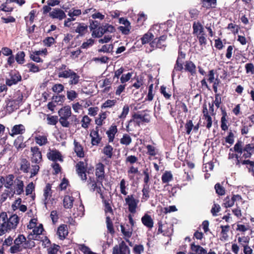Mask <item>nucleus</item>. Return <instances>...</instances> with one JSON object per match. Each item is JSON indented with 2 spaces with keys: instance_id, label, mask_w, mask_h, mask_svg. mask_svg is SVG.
Wrapping results in <instances>:
<instances>
[{
  "instance_id": "f257e3e1",
  "label": "nucleus",
  "mask_w": 254,
  "mask_h": 254,
  "mask_svg": "<svg viewBox=\"0 0 254 254\" xmlns=\"http://www.w3.org/2000/svg\"><path fill=\"white\" fill-rule=\"evenodd\" d=\"M116 31L114 26L109 23H103L96 30L92 31V36L95 38H100L104 34L113 33Z\"/></svg>"
},
{
  "instance_id": "f03ea898",
  "label": "nucleus",
  "mask_w": 254,
  "mask_h": 254,
  "mask_svg": "<svg viewBox=\"0 0 254 254\" xmlns=\"http://www.w3.org/2000/svg\"><path fill=\"white\" fill-rule=\"evenodd\" d=\"M132 119H131L129 122L128 125L127 126V131H129L128 130V126L132 122H134L135 124V126H137L138 127H140L141 123H148L150 121V118L149 115L147 114H145L144 115L138 114L136 113H134L132 116Z\"/></svg>"
},
{
  "instance_id": "7ed1b4c3",
  "label": "nucleus",
  "mask_w": 254,
  "mask_h": 254,
  "mask_svg": "<svg viewBox=\"0 0 254 254\" xmlns=\"http://www.w3.org/2000/svg\"><path fill=\"white\" fill-rule=\"evenodd\" d=\"M8 230H10L7 214L2 212L0 214V235H3Z\"/></svg>"
},
{
  "instance_id": "20e7f679",
  "label": "nucleus",
  "mask_w": 254,
  "mask_h": 254,
  "mask_svg": "<svg viewBox=\"0 0 254 254\" xmlns=\"http://www.w3.org/2000/svg\"><path fill=\"white\" fill-rule=\"evenodd\" d=\"M30 150L32 152L31 158L32 163L40 164L43 161L42 155L40 148L37 146H34L31 147Z\"/></svg>"
},
{
  "instance_id": "39448f33",
  "label": "nucleus",
  "mask_w": 254,
  "mask_h": 254,
  "mask_svg": "<svg viewBox=\"0 0 254 254\" xmlns=\"http://www.w3.org/2000/svg\"><path fill=\"white\" fill-rule=\"evenodd\" d=\"M61 75L64 78H69L68 83L69 85H76L78 83L80 76L72 70H69L62 74Z\"/></svg>"
},
{
  "instance_id": "423d86ee",
  "label": "nucleus",
  "mask_w": 254,
  "mask_h": 254,
  "mask_svg": "<svg viewBox=\"0 0 254 254\" xmlns=\"http://www.w3.org/2000/svg\"><path fill=\"white\" fill-rule=\"evenodd\" d=\"M125 201L128 205V211L131 213H135L139 200L134 198L133 195H127Z\"/></svg>"
},
{
  "instance_id": "0eeeda50",
  "label": "nucleus",
  "mask_w": 254,
  "mask_h": 254,
  "mask_svg": "<svg viewBox=\"0 0 254 254\" xmlns=\"http://www.w3.org/2000/svg\"><path fill=\"white\" fill-rule=\"evenodd\" d=\"M104 165L102 163H99L96 167L95 175L97 178V181L103 187V181L105 178Z\"/></svg>"
},
{
  "instance_id": "6e6552de",
  "label": "nucleus",
  "mask_w": 254,
  "mask_h": 254,
  "mask_svg": "<svg viewBox=\"0 0 254 254\" xmlns=\"http://www.w3.org/2000/svg\"><path fill=\"white\" fill-rule=\"evenodd\" d=\"M10 78L6 79V84L7 86H11L12 85L16 84L19 81L21 80V76L18 72H13L10 74Z\"/></svg>"
},
{
  "instance_id": "1a4fd4ad",
  "label": "nucleus",
  "mask_w": 254,
  "mask_h": 254,
  "mask_svg": "<svg viewBox=\"0 0 254 254\" xmlns=\"http://www.w3.org/2000/svg\"><path fill=\"white\" fill-rule=\"evenodd\" d=\"M50 16L53 19H58L60 20L65 18L66 14L60 8H55L52 11L50 12Z\"/></svg>"
},
{
  "instance_id": "9d476101",
  "label": "nucleus",
  "mask_w": 254,
  "mask_h": 254,
  "mask_svg": "<svg viewBox=\"0 0 254 254\" xmlns=\"http://www.w3.org/2000/svg\"><path fill=\"white\" fill-rule=\"evenodd\" d=\"M76 171L78 175L83 181L87 179L86 175L85 174L86 169L84 166V163L82 161L79 162L76 165Z\"/></svg>"
},
{
  "instance_id": "9b49d317",
  "label": "nucleus",
  "mask_w": 254,
  "mask_h": 254,
  "mask_svg": "<svg viewBox=\"0 0 254 254\" xmlns=\"http://www.w3.org/2000/svg\"><path fill=\"white\" fill-rule=\"evenodd\" d=\"M47 157L49 160L55 162L58 160L60 161V162L63 161L62 156L61 153L57 150H52L48 153Z\"/></svg>"
},
{
  "instance_id": "f8f14e48",
  "label": "nucleus",
  "mask_w": 254,
  "mask_h": 254,
  "mask_svg": "<svg viewBox=\"0 0 254 254\" xmlns=\"http://www.w3.org/2000/svg\"><path fill=\"white\" fill-rule=\"evenodd\" d=\"M98 127H96L95 130H92L90 132L91 137V143L93 145H97L100 143L101 140V137H100L98 133Z\"/></svg>"
},
{
  "instance_id": "ddd939ff",
  "label": "nucleus",
  "mask_w": 254,
  "mask_h": 254,
  "mask_svg": "<svg viewBox=\"0 0 254 254\" xmlns=\"http://www.w3.org/2000/svg\"><path fill=\"white\" fill-rule=\"evenodd\" d=\"M16 184L15 190L13 191L12 195L16 193L17 195H20L24 192V183L23 181L16 178L15 180Z\"/></svg>"
},
{
  "instance_id": "4468645a",
  "label": "nucleus",
  "mask_w": 254,
  "mask_h": 254,
  "mask_svg": "<svg viewBox=\"0 0 254 254\" xmlns=\"http://www.w3.org/2000/svg\"><path fill=\"white\" fill-rule=\"evenodd\" d=\"M32 240H37L36 237H33L32 235H29L28 240L26 239L22 246V249H31L35 247V242Z\"/></svg>"
},
{
  "instance_id": "2eb2a0df",
  "label": "nucleus",
  "mask_w": 254,
  "mask_h": 254,
  "mask_svg": "<svg viewBox=\"0 0 254 254\" xmlns=\"http://www.w3.org/2000/svg\"><path fill=\"white\" fill-rule=\"evenodd\" d=\"M25 131V127L23 125H16L13 127L9 134L11 136H14L16 134H22Z\"/></svg>"
},
{
  "instance_id": "dca6fc26",
  "label": "nucleus",
  "mask_w": 254,
  "mask_h": 254,
  "mask_svg": "<svg viewBox=\"0 0 254 254\" xmlns=\"http://www.w3.org/2000/svg\"><path fill=\"white\" fill-rule=\"evenodd\" d=\"M30 168V162L26 158H21L20 161L19 170L24 173H28Z\"/></svg>"
},
{
  "instance_id": "f3484780",
  "label": "nucleus",
  "mask_w": 254,
  "mask_h": 254,
  "mask_svg": "<svg viewBox=\"0 0 254 254\" xmlns=\"http://www.w3.org/2000/svg\"><path fill=\"white\" fill-rule=\"evenodd\" d=\"M58 114L61 118H69L71 116V108L69 106H65L61 108Z\"/></svg>"
},
{
  "instance_id": "a211bd4d",
  "label": "nucleus",
  "mask_w": 254,
  "mask_h": 254,
  "mask_svg": "<svg viewBox=\"0 0 254 254\" xmlns=\"http://www.w3.org/2000/svg\"><path fill=\"white\" fill-rule=\"evenodd\" d=\"M183 61L180 60V58H177L172 73V78L173 80L176 75V72L177 71H181L183 69Z\"/></svg>"
},
{
  "instance_id": "6ab92c4d",
  "label": "nucleus",
  "mask_w": 254,
  "mask_h": 254,
  "mask_svg": "<svg viewBox=\"0 0 254 254\" xmlns=\"http://www.w3.org/2000/svg\"><path fill=\"white\" fill-rule=\"evenodd\" d=\"M117 131V127L115 125H112L110 127L109 130L107 131L106 133L107 134L109 142H112L114 141L115 134Z\"/></svg>"
},
{
  "instance_id": "aec40b11",
  "label": "nucleus",
  "mask_w": 254,
  "mask_h": 254,
  "mask_svg": "<svg viewBox=\"0 0 254 254\" xmlns=\"http://www.w3.org/2000/svg\"><path fill=\"white\" fill-rule=\"evenodd\" d=\"M57 234L61 240H63L68 234V230L66 225H61L58 229Z\"/></svg>"
},
{
  "instance_id": "412c9836",
  "label": "nucleus",
  "mask_w": 254,
  "mask_h": 254,
  "mask_svg": "<svg viewBox=\"0 0 254 254\" xmlns=\"http://www.w3.org/2000/svg\"><path fill=\"white\" fill-rule=\"evenodd\" d=\"M51 188V185L49 183H48L44 189V204L46 206L48 203L47 199L52 196V190Z\"/></svg>"
},
{
  "instance_id": "4be33fe9",
  "label": "nucleus",
  "mask_w": 254,
  "mask_h": 254,
  "mask_svg": "<svg viewBox=\"0 0 254 254\" xmlns=\"http://www.w3.org/2000/svg\"><path fill=\"white\" fill-rule=\"evenodd\" d=\"M77 26L75 29V32L80 36H83L87 32L88 26L84 23H76Z\"/></svg>"
},
{
  "instance_id": "5701e85b",
  "label": "nucleus",
  "mask_w": 254,
  "mask_h": 254,
  "mask_svg": "<svg viewBox=\"0 0 254 254\" xmlns=\"http://www.w3.org/2000/svg\"><path fill=\"white\" fill-rule=\"evenodd\" d=\"M74 198L72 196L66 195L63 199V206L65 209H70L73 206Z\"/></svg>"
},
{
  "instance_id": "b1692460",
  "label": "nucleus",
  "mask_w": 254,
  "mask_h": 254,
  "mask_svg": "<svg viewBox=\"0 0 254 254\" xmlns=\"http://www.w3.org/2000/svg\"><path fill=\"white\" fill-rule=\"evenodd\" d=\"M24 137L22 135L18 136L14 142V146L17 150L22 149L26 147L25 143L23 142Z\"/></svg>"
},
{
  "instance_id": "393cba45",
  "label": "nucleus",
  "mask_w": 254,
  "mask_h": 254,
  "mask_svg": "<svg viewBox=\"0 0 254 254\" xmlns=\"http://www.w3.org/2000/svg\"><path fill=\"white\" fill-rule=\"evenodd\" d=\"M19 217L16 215L14 214L12 215L9 219H8V222L10 226V230L12 229H15L19 223Z\"/></svg>"
},
{
  "instance_id": "a878e982",
  "label": "nucleus",
  "mask_w": 254,
  "mask_h": 254,
  "mask_svg": "<svg viewBox=\"0 0 254 254\" xmlns=\"http://www.w3.org/2000/svg\"><path fill=\"white\" fill-rule=\"evenodd\" d=\"M141 221L143 225L149 228H151L153 226V221L151 216L149 215L145 214L141 218Z\"/></svg>"
},
{
  "instance_id": "bb28decb",
  "label": "nucleus",
  "mask_w": 254,
  "mask_h": 254,
  "mask_svg": "<svg viewBox=\"0 0 254 254\" xmlns=\"http://www.w3.org/2000/svg\"><path fill=\"white\" fill-rule=\"evenodd\" d=\"M190 249L192 251L194 252L195 254H207V251L199 245H196L192 243L190 245Z\"/></svg>"
},
{
  "instance_id": "cd10ccee",
  "label": "nucleus",
  "mask_w": 254,
  "mask_h": 254,
  "mask_svg": "<svg viewBox=\"0 0 254 254\" xmlns=\"http://www.w3.org/2000/svg\"><path fill=\"white\" fill-rule=\"evenodd\" d=\"M74 151L78 157H83L84 153L83 150V147L81 145L75 140L74 141Z\"/></svg>"
},
{
  "instance_id": "c85d7f7f",
  "label": "nucleus",
  "mask_w": 254,
  "mask_h": 254,
  "mask_svg": "<svg viewBox=\"0 0 254 254\" xmlns=\"http://www.w3.org/2000/svg\"><path fill=\"white\" fill-rule=\"evenodd\" d=\"M185 69L189 71L191 75L196 73V66L191 61H187L185 64Z\"/></svg>"
},
{
  "instance_id": "c756f323",
  "label": "nucleus",
  "mask_w": 254,
  "mask_h": 254,
  "mask_svg": "<svg viewBox=\"0 0 254 254\" xmlns=\"http://www.w3.org/2000/svg\"><path fill=\"white\" fill-rule=\"evenodd\" d=\"M121 228L122 233L125 237L130 238L131 236L133 231L131 227H130L128 225H127L126 226L121 225Z\"/></svg>"
},
{
  "instance_id": "7c9ffc66",
  "label": "nucleus",
  "mask_w": 254,
  "mask_h": 254,
  "mask_svg": "<svg viewBox=\"0 0 254 254\" xmlns=\"http://www.w3.org/2000/svg\"><path fill=\"white\" fill-rule=\"evenodd\" d=\"M4 179L5 182L3 184L4 187L8 189H10L13 184L14 176L13 174H9L7 175Z\"/></svg>"
},
{
  "instance_id": "2f4dec72",
  "label": "nucleus",
  "mask_w": 254,
  "mask_h": 254,
  "mask_svg": "<svg viewBox=\"0 0 254 254\" xmlns=\"http://www.w3.org/2000/svg\"><path fill=\"white\" fill-rule=\"evenodd\" d=\"M162 182L163 184H166L173 180V175L170 171H165L161 177Z\"/></svg>"
},
{
  "instance_id": "473e14b6",
  "label": "nucleus",
  "mask_w": 254,
  "mask_h": 254,
  "mask_svg": "<svg viewBox=\"0 0 254 254\" xmlns=\"http://www.w3.org/2000/svg\"><path fill=\"white\" fill-rule=\"evenodd\" d=\"M192 28L194 34H197L199 32V34L203 33V26L199 22H194L192 25Z\"/></svg>"
},
{
  "instance_id": "72a5a7b5",
  "label": "nucleus",
  "mask_w": 254,
  "mask_h": 254,
  "mask_svg": "<svg viewBox=\"0 0 254 254\" xmlns=\"http://www.w3.org/2000/svg\"><path fill=\"white\" fill-rule=\"evenodd\" d=\"M222 117L221 119V127L223 130H226L228 129V126H227L226 116L227 113L225 111L222 110Z\"/></svg>"
},
{
  "instance_id": "f704fd0d",
  "label": "nucleus",
  "mask_w": 254,
  "mask_h": 254,
  "mask_svg": "<svg viewBox=\"0 0 254 254\" xmlns=\"http://www.w3.org/2000/svg\"><path fill=\"white\" fill-rule=\"evenodd\" d=\"M154 35L151 33L147 32L144 34L141 38V43L143 45L148 43L151 40L154 38Z\"/></svg>"
},
{
  "instance_id": "c9c22d12",
  "label": "nucleus",
  "mask_w": 254,
  "mask_h": 254,
  "mask_svg": "<svg viewBox=\"0 0 254 254\" xmlns=\"http://www.w3.org/2000/svg\"><path fill=\"white\" fill-rule=\"evenodd\" d=\"M150 188L149 185H143V188L142 190V199L147 200L149 198Z\"/></svg>"
},
{
  "instance_id": "e433bc0d",
  "label": "nucleus",
  "mask_w": 254,
  "mask_h": 254,
  "mask_svg": "<svg viewBox=\"0 0 254 254\" xmlns=\"http://www.w3.org/2000/svg\"><path fill=\"white\" fill-rule=\"evenodd\" d=\"M129 249L124 241H122L120 244V252L121 254H129Z\"/></svg>"
},
{
  "instance_id": "4c0bfd02",
  "label": "nucleus",
  "mask_w": 254,
  "mask_h": 254,
  "mask_svg": "<svg viewBox=\"0 0 254 254\" xmlns=\"http://www.w3.org/2000/svg\"><path fill=\"white\" fill-rule=\"evenodd\" d=\"M113 148L110 145H107L105 146L103 150V152L109 158H111L113 156Z\"/></svg>"
},
{
  "instance_id": "58836bf2",
  "label": "nucleus",
  "mask_w": 254,
  "mask_h": 254,
  "mask_svg": "<svg viewBox=\"0 0 254 254\" xmlns=\"http://www.w3.org/2000/svg\"><path fill=\"white\" fill-rule=\"evenodd\" d=\"M25 53L23 51L18 52L15 57V60L19 64H23L25 61Z\"/></svg>"
},
{
  "instance_id": "ea45409f",
  "label": "nucleus",
  "mask_w": 254,
  "mask_h": 254,
  "mask_svg": "<svg viewBox=\"0 0 254 254\" xmlns=\"http://www.w3.org/2000/svg\"><path fill=\"white\" fill-rule=\"evenodd\" d=\"M35 142L40 146H42L47 142V138L45 136L38 135L35 137Z\"/></svg>"
},
{
  "instance_id": "a19ab883",
  "label": "nucleus",
  "mask_w": 254,
  "mask_h": 254,
  "mask_svg": "<svg viewBox=\"0 0 254 254\" xmlns=\"http://www.w3.org/2000/svg\"><path fill=\"white\" fill-rule=\"evenodd\" d=\"M131 142V138L127 134H124L123 137L120 140V143L122 144L128 145Z\"/></svg>"
},
{
  "instance_id": "79ce46f5",
  "label": "nucleus",
  "mask_w": 254,
  "mask_h": 254,
  "mask_svg": "<svg viewBox=\"0 0 254 254\" xmlns=\"http://www.w3.org/2000/svg\"><path fill=\"white\" fill-rule=\"evenodd\" d=\"M32 231V233L30 235H32L33 237H36L37 239V237L42 234V231H43V225L40 224L39 227H35Z\"/></svg>"
},
{
  "instance_id": "37998d69",
  "label": "nucleus",
  "mask_w": 254,
  "mask_h": 254,
  "mask_svg": "<svg viewBox=\"0 0 254 254\" xmlns=\"http://www.w3.org/2000/svg\"><path fill=\"white\" fill-rule=\"evenodd\" d=\"M214 189L216 191V193L219 195H223L225 193V190L224 188L221 186L219 183H217L214 186Z\"/></svg>"
},
{
  "instance_id": "c03bdc74",
  "label": "nucleus",
  "mask_w": 254,
  "mask_h": 254,
  "mask_svg": "<svg viewBox=\"0 0 254 254\" xmlns=\"http://www.w3.org/2000/svg\"><path fill=\"white\" fill-rule=\"evenodd\" d=\"M117 102L116 100H107L101 106L102 109L111 108L114 106Z\"/></svg>"
},
{
  "instance_id": "a18cd8bd",
  "label": "nucleus",
  "mask_w": 254,
  "mask_h": 254,
  "mask_svg": "<svg viewBox=\"0 0 254 254\" xmlns=\"http://www.w3.org/2000/svg\"><path fill=\"white\" fill-rule=\"evenodd\" d=\"M69 70H71V69L67 67L65 64H62L59 68L58 77L59 78H63V77L61 76L63 75L62 74L67 71L68 72Z\"/></svg>"
},
{
  "instance_id": "49530a36",
  "label": "nucleus",
  "mask_w": 254,
  "mask_h": 254,
  "mask_svg": "<svg viewBox=\"0 0 254 254\" xmlns=\"http://www.w3.org/2000/svg\"><path fill=\"white\" fill-rule=\"evenodd\" d=\"M53 101L57 104H62L65 100V96L64 95L54 96L52 98Z\"/></svg>"
},
{
  "instance_id": "de8ad7c7",
  "label": "nucleus",
  "mask_w": 254,
  "mask_h": 254,
  "mask_svg": "<svg viewBox=\"0 0 254 254\" xmlns=\"http://www.w3.org/2000/svg\"><path fill=\"white\" fill-rule=\"evenodd\" d=\"M234 149L236 152L242 154L243 150V148H242V142L240 140L238 141L234 145Z\"/></svg>"
},
{
  "instance_id": "09e8293b",
  "label": "nucleus",
  "mask_w": 254,
  "mask_h": 254,
  "mask_svg": "<svg viewBox=\"0 0 254 254\" xmlns=\"http://www.w3.org/2000/svg\"><path fill=\"white\" fill-rule=\"evenodd\" d=\"M77 96V93L74 90H71L67 91V98L70 101L74 100Z\"/></svg>"
},
{
  "instance_id": "8fccbe9b",
  "label": "nucleus",
  "mask_w": 254,
  "mask_h": 254,
  "mask_svg": "<svg viewBox=\"0 0 254 254\" xmlns=\"http://www.w3.org/2000/svg\"><path fill=\"white\" fill-rule=\"evenodd\" d=\"M25 240L26 238L23 235H19L17 238L14 240V244L20 246L21 244L23 245V242L25 241Z\"/></svg>"
},
{
  "instance_id": "3c124183",
  "label": "nucleus",
  "mask_w": 254,
  "mask_h": 254,
  "mask_svg": "<svg viewBox=\"0 0 254 254\" xmlns=\"http://www.w3.org/2000/svg\"><path fill=\"white\" fill-rule=\"evenodd\" d=\"M185 127L186 130V133L188 134H190L193 127L192 121L191 120H188L185 124Z\"/></svg>"
},
{
  "instance_id": "603ef678",
  "label": "nucleus",
  "mask_w": 254,
  "mask_h": 254,
  "mask_svg": "<svg viewBox=\"0 0 254 254\" xmlns=\"http://www.w3.org/2000/svg\"><path fill=\"white\" fill-rule=\"evenodd\" d=\"M113 49V46L112 44L105 45L102 46V48L98 50L99 52L109 53Z\"/></svg>"
},
{
  "instance_id": "864d4df0",
  "label": "nucleus",
  "mask_w": 254,
  "mask_h": 254,
  "mask_svg": "<svg viewBox=\"0 0 254 254\" xmlns=\"http://www.w3.org/2000/svg\"><path fill=\"white\" fill-rule=\"evenodd\" d=\"M106 223L108 230L109 231L110 233H114V230L113 228V223L109 216L106 217Z\"/></svg>"
},
{
  "instance_id": "5fc2aeb1",
  "label": "nucleus",
  "mask_w": 254,
  "mask_h": 254,
  "mask_svg": "<svg viewBox=\"0 0 254 254\" xmlns=\"http://www.w3.org/2000/svg\"><path fill=\"white\" fill-rule=\"evenodd\" d=\"M131 72H128L127 74H123L120 78L121 82L122 83H124L128 81L131 78Z\"/></svg>"
},
{
  "instance_id": "6e6d98bb",
  "label": "nucleus",
  "mask_w": 254,
  "mask_h": 254,
  "mask_svg": "<svg viewBox=\"0 0 254 254\" xmlns=\"http://www.w3.org/2000/svg\"><path fill=\"white\" fill-rule=\"evenodd\" d=\"M40 169V166L38 164L32 165V169L31 170V175L30 178H32L34 176L38 174Z\"/></svg>"
},
{
  "instance_id": "4d7b16f0",
  "label": "nucleus",
  "mask_w": 254,
  "mask_h": 254,
  "mask_svg": "<svg viewBox=\"0 0 254 254\" xmlns=\"http://www.w3.org/2000/svg\"><path fill=\"white\" fill-rule=\"evenodd\" d=\"M79 248V250L84 254H96V253L91 251L90 249L84 244L80 245Z\"/></svg>"
},
{
  "instance_id": "13d9d810",
  "label": "nucleus",
  "mask_w": 254,
  "mask_h": 254,
  "mask_svg": "<svg viewBox=\"0 0 254 254\" xmlns=\"http://www.w3.org/2000/svg\"><path fill=\"white\" fill-rule=\"evenodd\" d=\"M99 22L96 20H90L89 28L91 31L96 30L99 27Z\"/></svg>"
},
{
  "instance_id": "bf43d9fd",
  "label": "nucleus",
  "mask_w": 254,
  "mask_h": 254,
  "mask_svg": "<svg viewBox=\"0 0 254 254\" xmlns=\"http://www.w3.org/2000/svg\"><path fill=\"white\" fill-rule=\"evenodd\" d=\"M22 250L23 249L22 246L14 244L13 246L10 247L9 252L12 254H15L18 252H21Z\"/></svg>"
},
{
  "instance_id": "052dcab7",
  "label": "nucleus",
  "mask_w": 254,
  "mask_h": 254,
  "mask_svg": "<svg viewBox=\"0 0 254 254\" xmlns=\"http://www.w3.org/2000/svg\"><path fill=\"white\" fill-rule=\"evenodd\" d=\"M55 41V39L53 37H48L43 42L45 46L50 47L54 43Z\"/></svg>"
},
{
  "instance_id": "680f3d73",
  "label": "nucleus",
  "mask_w": 254,
  "mask_h": 254,
  "mask_svg": "<svg viewBox=\"0 0 254 254\" xmlns=\"http://www.w3.org/2000/svg\"><path fill=\"white\" fill-rule=\"evenodd\" d=\"M81 14V11L80 9H75L74 8H72L70 10L68 13V15L72 17L74 16H79Z\"/></svg>"
},
{
  "instance_id": "e2e57ef3",
  "label": "nucleus",
  "mask_w": 254,
  "mask_h": 254,
  "mask_svg": "<svg viewBox=\"0 0 254 254\" xmlns=\"http://www.w3.org/2000/svg\"><path fill=\"white\" fill-rule=\"evenodd\" d=\"M94 43V40L90 38L88 39L86 42H84L82 45L81 46V48L82 49H87L90 47H91Z\"/></svg>"
},
{
  "instance_id": "0e129e2a",
  "label": "nucleus",
  "mask_w": 254,
  "mask_h": 254,
  "mask_svg": "<svg viewBox=\"0 0 254 254\" xmlns=\"http://www.w3.org/2000/svg\"><path fill=\"white\" fill-rule=\"evenodd\" d=\"M64 89V86L62 84H56L52 87V90L54 92L60 93L62 92Z\"/></svg>"
},
{
  "instance_id": "69168bd1",
  "label": "nucleus",
  "mask_w": 254,
  "mask_h": 254,
  "mask_svg": "<svg viewBox=\"0 0 254 254\" xmlns=\"http://www.w3.org/2000/svg\"><path fill=\"white\" fill-rule=\"evenodd\" d=\"M90 119L87 116H84L81 121L82 122V127L86 128L88 127V125L90 122Z\"/></svg>"
},
{
  "instance_id": "338daca9",
  "label": "nucleus",
  "mask_w": 254,
  "mask_h": 254,
  "mask_svg": "<svg viewBox=\"0 0 254 254\" xmlns=\"http://www.w3.org/2000/svg\"><path fill=\"white\" fill-rule=\"evenodd\" d=\"M35 187L33 182L30 183L26 187L25 192L26 195H28L31 194L33 190H34Z\"/></svg>"
},
{
  "instance_id": "774afa93",
  "label": "nucleus",
  "mask_w": 254,
  "mask_h": 254,
  "mask_svg": "<svg viewBox=\"0 0 254 254\" xmlns=\"http://www.w3.org/2000/svg\"><path fill=\"white\" fill-rule=\"evenodd\" d=\"M243 152H249L252 153H254V144H248L245 145L243 148Z\"/></svg>"
}]
</instances>
